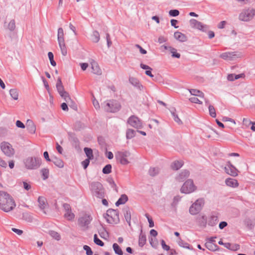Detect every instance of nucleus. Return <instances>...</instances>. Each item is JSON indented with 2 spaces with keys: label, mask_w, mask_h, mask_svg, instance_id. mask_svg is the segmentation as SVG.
<instances>
[{
  "label": "nucleus",
  "mask_w": 255,
  "mask_h": 255,
  "mask_svg": "<svg viewBox=\"0 0 255 255\" xmlns=\"http://www.w3.org/2000/svg\"><path fill=\"white\" fill-rule=\"evenodd\" d=\"M16 204L11 196L7 192L0 191V209L5 212L13 210Z\"/></svg>",
  "instance_id": "nucleus-1"
},
{
  "label": "nucleus",
  "mask_w": 255,
  "mask_h": 255,
  "mask_svg": "<svg viewBox=\"0 0 255 255\" xmlns=\"http://www.w3.org/2000/svg\"><path fill=\"white\" fill-rule=\"evenodd\" d=\"M106 221L110 224H118L120 222L119 211L118 210L109 209L107 213L104 215Z\"/></svg>",
  "instance_id": "nucleus-2"
},
{
  "label": "nucleus",
  "mask_w": 255,
  "mask_h": 255,
  "mask_svg": "<svg viewBox=\"0 0 255 255\" xmlns=\"http://www.w3.org/2000/svg\"><path fill=\"white\" fill-rule=\"evenodd\" d=\"M25 167L28 169H36L41 164V159L35 157H28L24 160Z\"/></svg>",
  "instance_id": "nucleus-3"
},
{
  "label": "nucleus",
  "mask_w": 255,
  "mask_h": 255,
  "mask_svg": "<svg viewBox=\"0 0 255 255\" xmlns=\"http://www.w3.org/2000/svg\"><path fill=\"white\" fill-rule=\"evenodd\" d=\"M90 188L93 194L97 198H103L105 197L104 188L100 182H92L90 184Z\"/></svg>",
  "instance_id": "nucleus-4"
},
{
  "label": "nucleus",
  "mask_w": 255,
  "mask_h": 255,
  "mask_svg": "<svg viewBox=\"0 0 255 255\" xmlns=\"http://www.w3.org/2000/svg\"><path fill=\"white\" fill-rule=\"evenodd\" d=\"M255 16V9L248 8L244 9L240 13L239 19L243 21H249Z\"/></svg>",
  "instance_id": "nucleus-5"
},
{
  "label": "nucleus",
  "mask_w": 255,
  "mask_h": 255,
  "mask_svg": "<svg viewBox=\"0 0 255 255\" xmlns=\"http://www.w3.org/2000/svg\"><path fill=\"white\" fill-rule=\"evenodd\" d=\"M93 218L88 214H84L83 216L79 218L78 220V225L83 231L87 230Z\"/></svg>",
  "instance_id": "nucleus-6"
},
{
  "label": "nucleus",
  "mask_w": 255,
  "mask_h": 255,
  "mask_svg": "<svg viewBox=\"0 0 255 255\" xmlns=\"http://www.w3.org/2000/svg\"><path fill=\"white\" fill-rule=\"evenodd\" d=\"M204 204L203 199H197L190 207L189 213L193 215H197L202 210Z\"/></svg>",
  "instance_id": "nucleus-7"
},
{
  "label": "nucleus",
  "mask_w": 255,
  "mask_h": 255,
  "mask_svg": "<svg viewBox=\"0 0 255 255\" xmlns=\"http://www.w3.org/2000/svg\"><path fill=\"white\" fill-rule=\"evenodd\" d=\"M0 146L1 150L6 156L11 157L14 155L15 153L14 149L9 142L2 141L0 143Z\"/></svg>",
  "instance_id": "nucleus-8"
},
{
  "label": "nucleus",
  "mask_w": 255,
  "mask_h": 255,
  "mask_svg": "<svg viewBox=\"0 0 255 255\" xmlns=\"http://www.w3.org/2000/svg\"><path fill=\"white\" fill-rule=\"evenodd\" d=\"M196 190V187L193 183L192 179H188L183 184L180 189L181 193L185 194H189L192 193Z\"/></svg>",
  "instance_id": "nucleus-9"
},
{
  "label": "nucleus",
  "mask_w": 255,
  "mask_h": 255,
  "mask_svg": "<svg viewBox=\"0 0 255 255\" xmlns=\"http://www.w3.org/2000/svg\"><path fill=\"white\" fill-rule=\"evenodd\" d=\"M121 108V106L119 102L112 100L106 104L105 110L108 112L115 113L119 111Z\"/></svg>",
  "instance_id": "nucleus-10"
},
{
  "label": "nucleus",
  "mask_w": 255,
  "mask_h": 255,
  "mask_svg": "<svg viewBox=\"0 0 255 255\" xmlns=\"http://www.w3.org/2000/svg\"><path fill=\"white\" fill-rule=\"evenodd\" d=\"M130 154V152L128 151H118L116 155V157L122 165H127L129 162L127 157H128Z\"/></svg>",
  "instance_id": "nucleus-11"
},
{
  "label": "nucleus",
  "mask_w": 255,
  "mask_h": 255,
  "mask_svg": "<svg viewBox=\"0 0 255 255\" xmlns=\"http://www.w3.org/2000/svg\"><path fill=\"white\" fill-rule=\"evenodd\" d=\"M128 123L131 127L136 128H140L142 127L141 121L135 116L130 117L128 120Z\"/></svg>",
  "instance_id": "nucleus-12"
},
{
  "label": "nucleus",
  "mask_w": 255,
  "mask_h": 255,
  "mask_svg": "<svg viewBox=\"0 0 255 255\" xmlns=\"http://www.w3.org/2000/svg\"><path fill=\"white\" fill-rule=\"evenodd\" d=\"M190 24L192 28H196L203 31H206L208 26L207 25H203L201 22L195 19H191L189 21Z\"/></svg>",
  "instance_id": "nucleus-13"
},
{
  "label": "nucleus",
  "mask_w": 255,
  "mask_h": 255,
  "mask_svg": "<svg viewBox=\"0 0 255 255\" xmlns=\"http://www.w3.org/2000/svg\"><path fill=\"white\" fill-rule=\"evenodd\" d=\"M91 68L92 69V72L94 74L100 75L102 74V70L100 69L98 64L94 60H92L91 62Z\"/></svg>",
  "instance_id": "nucleus-14"
},
{
  "label": "nucleus",
  "mask_w": 255,
  "mask_h": 255,
  "mask_svg": "<svg viewBox=\"0 0 255 255\" xmlns=\"http://www.w3.org/2000/svg\"><path fill=\"white\" fill-rule=\"evenodd\" d=\"M190 175V172L188 170H184L176 177L179 182H183L187 179Z\"/></svg>",
  "instance_id": "nucleus-15"
},
{
  "label": "nucleus",
  "mask_w": 255,
  "mask_h": 255,
  "mask_svg": "<svg viewBox=\"0 0 255 255\" xmlns=\"http://www.w3.org/2000/svg\"><path fill=\"white\" fill-rule=\"evenodd\" d=\"M124 215L125 218L128 223V225L130 226V220H131V213L130 211L129 208L128 207H126L123 209Z\"/></svg>",
  "instance_id": "nucleus-16"
},
{
  "label": "nucleus",
  "mask_w": 255,
  "mask_h": 255,
  "mask_svg": "<svg viewBox=\"0 0 255 255\" xmlns=\"http://www.w3.org/2000/svg\"><path fill=\"white\" fill-rule=\"evenodd\" d=\"M197 222L200 227L205 228L207 225V217L205 215H199L196 218Z\"/></svg>",
  "instance_id": "nucleus-17"
},
{
  "label": "nucleus",
  "mask_w": 255,
  "mask_h": 255,
  "mask_svg": "<svg viewBox=\"0 0 255 255\" xmlns=\"http://www.w3.org/2000/svg\"><path fill=\"white\" fill-rule=\"evenodd\" d=\"M174 37L176 40L180 42H185L187 40V36L184 34L179 31L174 32Z\"/></svg>",
  "instance_id": "nucleus-18"
},
{
  "label": "nucleus",
  "mask_w": 255,
  "mask_h": 255,
  "mask_svg": "<svg viewBox=\"0 0 255 255\" xmlns=\"http://www.w3.org/2000/svg\"><path fill=\"white\" fill-rule=\"evenodd\" d=\"M26 128L28 132L30 133H34L36 131V126L33 122L30 120L27 121Z\"/></svg>",
  "instance_id": "nucleus-19"
},
{
  "label": "nucleus",
  "mask_w": 255,
  "mask_h": 255,
  "mask_svg": "<svg viewBox=\"0 0 255 255\" xmlns=\"http://www.w3.org/2000/svg\"><path fill=\"white\" fill-rule=\"evenodd\" d=\"M129 81L134 87H136L139 90H141L143 89V86L139 83V81L135 78L130 77L129 79Z\"/></svg>",
  "instance_id": "nucleus-20"
},
{
  "label": "nucleus",
  "mask_w": 255,
  "mask_h": 255,
  "mask_svg": "<svg viewBox=\"0 0 255 255\" xmlns=\"http://www.w3.org/2000/svg\"><path fill=\"white\" fill-rule=\"evenodd\" d=\"M224 247L227 249L232 251H236L240 249V246L237 244H231L230 243H226L224 244Z\"/></svg>",
  "instance_id": "nucleus-21"
},
{
  "label": "nucleus",
  "mask_w": 255,
  "mask_h": 255,
  "mask_svg": "<svg viewBox=\"0 0 255 255\" xmlns=\"http://www.w3.org/2000/svg\"><path fill=\"white\" fill-rule=\"evenodd\" d=\"M226 172L231 176L236 177L238 175L239 170L234 166L233 168L225 167Z\"/></svg>",
  "instance_id": "nucleus-22"
},
{
  "label": "nucleus",
  "mask_w": 255,
  "mask_h": 255,
  "mask_svg": "<svg viewBox=\"0 0 255 255\" xmlns=\"http://www.w3.org/2000/svg\"><path fill=\"white\" fill-rule=\"evenodd\" d=\"M225 183L228 186L232 187H236L239 185L238 181L236 179L228 178L226 179Z\"/></svg>",
  "instance_id": "nucleus-23"
},
{
  "label": "nucleus",
  "mask_w": 255,
  "mask_h": 255,
  "mask_svg": "<svg viewBox=\"0 0 255 255\" xmlns=\"http://www.w3.org/2000/svg\"><path fill=\"white\" fill-rule=\"evenodd\" d=\"M244 223L249 230H252L255 227V224L250 218H246L244 221Z\"/></svg>",
  "instance_id": "nucleus-24"
},
{
  "label": "nucleus",
  "mask_w": 255,
  "mask_h": 255,
  "mask_svg": "<svg viewBox=\"0 0 255 255\" xmlns=\"http://www.w3.org/2000/svg\"><path fill=\"white\" fill-rule=\"evenodd\" d=\"M128 200V197L126 194H123L116 203V205L119 206L120 205L126 203Z\"/></svg>",
  "instance_id": "nucleus-25"
},
{
  "label": "nucleus",
  "mask_w": 255,
  "mask_h": 255,
  "mask_svg": "<svg viewBox=\"0 0 255 255\" xmlns=\"http://www.w3.org/2000/svg\"><path fill=\"white\" fill-rule=\"evenodd\" d=\"M38 202L39 203V208L42 210H44L47 206L46 200L45 198L42 196L39 197L38 199Z\"/></svg>",
  "instance_id": "nucleus-26"
},
{
  "label": "nucleus",
  "mask_w": 255,
  "mask_h": 255,
  "mask_svg": "<svg viewBox=\"0 0 255 255\" xmlns=\"http://www.w3.org/2000/svg\"><path fill=\"white\" fill-rule=\"evenodd\" d=\"M51 161L57 167L62 168L64 166L63 161L60 158L54 157L51 159Z\"/></svg>",
  "instance_id": "nucleus-27"
},
{
  "label": "nucleus",
  "mask_w": 255,
  "mask_h": 255,
  "mask_svg": "<svg viewBox=\"0 0 255 255\" xmlns=\"http://www.w3.org/2000/svg\"><path fill=\"white\" fill-rule=\"evenodd\" d=\"M183 165V162L181 160L175 161L171 165V168L173 170H177L180 169Z\"/></svg>",
  "instance_id": "nucleus-28"
},
{
  "label": "nucleus",
  "mask_w": 255,
  "mask_h": 255,
  "mask_svg": "<svg viewBox=\"0 0 255 255\" xmlns=\"http://www.w3.org/2000/svg\"><path fill=\"white\" fill-rule=\"evenodd\" d=\"M230 54L231 61L235 60L242 56V53L238 51L230 52Z\"/></svg>",
  "instance_id": "nucleus-29"
},
{
  "label": "nucleus",
  "mask_w": 255,
  "mask_h": 255,
  "mask_svg": "<svg viewBox=\"0 0 255 255\" xmlns=\"http://www.w3.org/2000/svg\"><path fill=\"white\" fill-rule=\"evenodd\" d=\"M59 47L61 49V53L63 56H66L67 54V48L65 46L64 40L58 41Z\"/></svg>",
  "instance_id": "nucleus-30"
},
{
  "label": "nucleus",
  "mask_w": 255,
  "mask_h": 255,
  "mask_svg": "<svg viewBox=\"0 0 255 255\" xmlns=\"http://www.w3.org/2000/svg\"><path fill=\"white\" fill-rule=\"evenodd\" d=\"M205 245L209 250L211 251H216L218 248V246L217 245L211 242H207Z\"/></svg>",
  "instance_id": "nucleus-31"
},
{
  "label": "nucleus",
  "mask_w": 255,
  "mask_h": 255,
  "mask_svg": "<svg viewBox=\"0 0 255 255\" xmlns=\"http://www.w3.org/2000/svg\"><path fill=\"white\" fill-rule=\"evenodd\" d=\"M146 241V236L144 234H142V230H141V234L139 235L138 240L139 246L142 247L145 244Z\"/></svg>",
  "instance_id": "nucleus-32"
},
{
  "label": "nucleus",
  "mask_w": 255,
  "mask_h": 255,
  "mask_svg": "<svg viewBox=\"0 0 255 255\" xmlns=\"http://www.w3.org/2000/svg\"><path fill=\"white\" fill-rule=\"evenodd\" d=\"M91 37L92 41L95 43L98 42L100 39V34L97 30H95L93 32Z\"/></svg>",
  "instance_id": "nucleus-33"
},
{
  "label": "nucleus",
  "mask_w": 255,
  "mask_h": 255,
  "mask_svg": "<svg viewBox=\"0 0 255 255\" xmlns=\"http://www.w3.org/2000/svg\"><path fill=\"white\" fill-rule=\"evenodd\" d=\"M84 151L89 159H93L94 158V155L93 153V150L91 148L85 147Z\"/></svg>",
  "instance_id": "nucleus-34"
},
{
  "label": "nucleus",
  "mask_w": 255,
  "mask_h": 255,
  "mask_svg": "<svg viewBox=\"0 0 255 255\" xmlns=\"http://www.w3.org/2000/svg\"><path fill=\"white\" fill-rule=\"evenodd\" d=\"M189 91H190V93H191V94L192 95H194L195 96H198V97H199L201 98L204 97V93L202 92H201L198 90L192 89H190L189 90Z\"/></svg>",
  "instance_id": "nucleus-35"
},
{
  "label": "nucleus",
  "mask_w": 255,
  "mask_h": 255,
  "mask_svg": "<svg viewBox=\"0 0 255 255\" xmlns=\"http://www.w3.org/2000/svg\"><path fill=\"white\" fill-rule=\"evenodd\" d=\"M218 222V217L215 215H212L208 222V225L211 226H214Z\"/></svg>",
  "instance_id": "nucleus-36"
},
{
  "label": "nucleus",
  "mask_w": 255,
  "mask_h": 255,
  "mask_svg": "<svg viewBox=\"0 0 255 255\" xmlns=\"http://www.w3.org/2000/svg\"><path fill=\"white\" fill-rule=\"evenodd\" d=\"M9 94L11 98L14 100H17L18 99V92L16 89H11L9 90Z\"/></svg>",
  "instance_id": "nucleus-37"
},
{
  "label": "nucleus",
  "mask_w": 255,
  "mask_h": 255,
  "mask_svg": "<svg viewBox=\"0 0 255 255\" xmlns=\"http://www.w3.org/2000/svg\"><path fill=\"white\" fill-rule=\"evenodd\" d=\"M178 244L181 247H182L184 248H186L189 250L193 249V248L192 247H190V246L188 243L185 242L183 240H182L180 238L179 239V240L178 241Z\"/></svg>",
  "instance_id": "nucleus-38"
},
{
  "label": "nucleus",
  "mask_w": 255,
  "mask_h": 255,
  "mask_svg": "<svg viewBox=\"0 0 255 255\" xmlns=\"http://www.w3.org/2000/svg\"><path fill=\"white\" fill-rule=\"evenodd\" d=\"M159 172V169L158 167H150L148 170L150 176L154 177L157 175Z\"/></svg>",
  "instance_id": "nucleus-39"
},
{
  "label": "nucleus",
  "mask_w": 255,
  "mask_h": 255,
  "mask_svg": "<svg viewBox=\"0 0 255 255\" xmlns=\"http://www.w3.org/2000/svg\"><path fill=\"white\" fill-rule=\"evenodd\" d=\"M113 248L115 251V253L118 255H123V252L121 249V248L120 247V246L117 244L114 243L113 245Z\"/></svg>",
  "instance_id": "nucleus-40"
},
{
  "label": "nucleus",
  "mask_w": 255,
  "mask_h": 255,
  "mask_svg": "<svg viewBox=\"0 0 255 255\" xmlns=\"http://www.w3.org/2000/svg\"><path fill=\"white\" fill-rule=\"evenodd\" d=\"M135 135V131L132 129L128 128L126 132V137L127 139H131Z\"/></svg>",
  "instance_id": "nucleus-41"
},
{
  "label": "nucleus",
  "mask_w": 255,
  "mask_h": 255,
  "mask_svg": "<svg viewBox=\"0 0 255 255\" xmlns=\"http://www.w3.org/2000/svg\"><path fill=\"white\" fill-rule=\"evenodd\" d=\"M22 219L27 222L31 223L33 221L32 216L28 213H23L22 214Z\"/></svg>",
  "instance_id": "nucleus-42"
},
{
  "label": "nucleus",
  "mask_w": 255,
  "mask_h": 255,
  "mask_svg": "<svg viewBox=\"0 0 255 255\" xmlns=\"http://www.w3.org/2000/svg\"><path fill=\"white\" fill-rule=\"evenodd\" d=\"M64 217L69 221H72L74 219L75 215L72 212L71 210H70L69 212L67 211L65 213Z\"/></svg>",
  "instance_id": "nucleus-43"
},
{
  "label": "nucleus",
  "mask_w": 255,
  "mask_h": 255,
  "mask_svg": "<svg viewBox=\"0 0 255 255\" xmlns=\"http://www.w3.org/2000/svg\"><path fill=\"white\" fill-rule=\"evenodd\" d=\"M49 234L54 239L59 241L61 239V236L60 234L54 231H49Z\"/></svg>",
  "instance_id": "nucleus-44"
},
{
  "label": "nucleus",
  "mask_w": 255,
  "mask_h": 255,
  "mask_svg": "<svg viewBox=\"0 0 255 255\" xmlns=\"http://www.w3.org/2000/svg\"><path fill=\"white\" fill-rule=\"evenodd\" d=\"M42 179L43 180L47 179L49 177V169L47 168H43L41 170Z\"/></svg>",
  "instance_id": "nucleus-45"
},
{
  "label": "nucleus",
  "mask_w": 255,
  "mask_h": 255,
  "mask_svg": "<svg viewBox=\"0 0 255 255\" xmlns=\"http://www.w3.org/2000/svg\"><path fill=\"white\" fill-rule=\"evenodd\" d=\"M112 171V165L111 164H107L102 170V172L104 174H108L111 172Z\"/></svg>",
  "instance_id": "nucleus-46"
},
{
  "label": "nucleus",
  "mask_w": 255,
  "mask_h": 255,
  "mask_svg": "<svg viewBox=\"0 0 255 255\" xmlns=\"http://www.w3.org/2000/svg\"><path fill=\"white\" fill-rule=\"evenodd\" d=\"M169 51L172 53V57L179 58L180 54L176 52V49L173 47H170Z\"/></svg>",
  "instance_id": "nucleus-47"
},
{
  "label": "nucleus",
  "mask_w": 255,
  "mask_h": 255,
  "mask_svg": "<svg viewBox=\"0 0 255 255\" xmlns=\"http://www.w3.org/2000/svg\"><path fill=\"white\" fill-rule=\"evenodd\" d=\"M94 242L99 246L103 247L104 246V243L98 238L96 234H95L94 236Z\"/></svg>",
  "instance_id": "nucleus-48"
},
{
  "label": "nucleus",
  "mask_w": 255,
  "mask_h": 255,
  "mask_svg": "<svg viewBox=\"0 0 255 255\" xmlns=\"http://www.w3.org/2000/svg\"><path fill=\"white\" fill-rule=\"evenodd\" d=\"M64 40L63 30L61 27L58 29V41Z\"/></svg>",
  "instance_id": "nucleus-49"
},
{
  "label": "nucleus",
  "mask_w": 255,
  "mask_h": 255,
  "mask_svg": "<svg viewBox=\"0 0 255 255\" xmlns=\"http://www.w3.org/2000/svg\"><path fill=\"white\" fill-rule=\"evenodd\" d=\"M149 242L150 244L153 248L155 249H156L157 248V246L158 245V242L157 239H153L152 238H151L150 239H149Z\"/></svg>",
  "instance_id": "nucleus-50"
},
{
  "label": "nucleus",
  "mask_w": 255,
  "mask_h": 255,
  "mask_svg": "<svg viewBox=\"0 0 255 255\" xmlns=\"http://www.w3.org/2000/svg\"><path fill=\"white\" fill-rule=\"evenodd\" d=\"M208 108L210 116H211L213 118H215L216 117V113L214 106L211 105H210L209 106Z\"/></svg>",
  "instance_id": "nucleus-51"
},
{
  "label": "nucleus",
  "mask_w": 255,
  "mask_h": 255,
  "mask_svg": "<svg viewBox=\"0 0 255 255\" xmlns=\"http://www.w3.org/2000/svg\"><path fill=\"white\" fill-rule=\"evenodd\" d=\"M48 56L51 65H52L53 66H55L56 65V63L54 60V55L52 52H49L48 53Z\"/></svg>",
  "instance_id": "nucleus-52"
},
{
  "label": "nucleus",
  "mask_w": 255,
  "mask_h": 255,
  "mask_svg": "<svg viewBox=\"0 0 255 255\" xmlns=\"http://www.w3.org/2000/svg\"><path fill=\"white\" fill-rule=\"evenodd\" d=\"M108 182L110 184H111L112 188H114V190L118 192V187H117V185L114 182L113 179L112 178H108L107 179Z\"/></svg>",
  "instance_id": "nucleus-53"
},
{
  "label": "nucleus",
  "mask_w": 255,
  "mask_h": 255,
  "mask_svg": "<svg viewBox=\"0 0 255 255\" xmlns=\"http://www.w3.org/2000/svg\"><path fill=\"white\" fill-rule=\"evenodd\" d=\"M84 127V125L81 122H77L74 124V128L76 130H80Z\"/></svg>",
  "instance_id": "nucleus-54"
},
{
  "label": "nucleus",
  "mask_w": 255,
  "mask_h": 255,
  "mask_svg": "<svg viewBox=\"0 0 255 255\" xmlns=\"http://www.w3.org/2000/svg\"><path fill=\"white\" fill-rule=\"evenodd\" d=\"M67 103V102L71 101V98L67 92H64L63 94L60 95Z\"/></svg>",
  "instance_id": "nucleus-55"
},
{
  "label": "nucleus",
  "mask_w": 255,
  "mask_h": 255,
  "mask_svg": "<svg viewBox=\"0 0 255 255\" xmlns=\"http://www.w3.org/2000/svg\"><path fill=\"white\" fill-rule=\"evenodd\" d=\"M171 113L172 116L174 118V120L175 122H176L178 125L182 124V122L179 119L178 115L177 114H176V113L174 111H171Z\"/></svg>",
  "instance_id": "nucleus-56"
},
{
  "label": "nucleus",
  "mask_w": 255,
  "mask_h": 255,
  "mask_svg": "<svg viewBox=\"0 0 255 255\" xmlns=\"http://www.w3.org/2000/svg\"><path fill=\"white\" fill-rule=\"evenodd\" d=\"M230 54V52H226L222 53L220 55V57L225 60L231 61Z\"/></svg>",
  "instance_id": "nucleus-57"
},
{
  "label": "nucleus",
  "mask_w": 255,
  "mask_h": 255,
  "mask_svg": "<svg viewBox=\"0 0 255 255\" xmlns=\"http://www.w3.org/2000/svg\"><path fill=\"white\" fill-rule=\"evenodd\" d=\"M8 29L10 31H13L15 28V23L14 19H12L8 24Z\"/></svg>",
  "instance_id": "nucleus-58"
},
{
  "label": "nucleus",
  "mask_w": 255,
  "mask_h": 255,
  "mask_svg": "<svg viewBox=\"0 0 255 255\" xmlns=\"http://www.w3.org/2000/svg\"><path fill=\"white\" fill-rule=\"evenodd\" d=\"M67 103L71 109L75 111L77 110V105L72 99H71V101L67 102Z\"/></svg>",
  "instance_id": "nucleus-59"
},
{
  "label": "nucleus",
  "mask_w": 255,
  "mask_h": 255,
  "mask_svg": "<svg viewBox=\"0 0 255 255\" xmlns=\"http://www.w3.org/2000/svg\"><path fill=\"white\" fill-rule=\"evenodd\" d=\"M83 249L86 251L87 255H93V252L89 246L84 245Z\"/></svg>",
  "instance_id": "nucleus-60"
},
{
  "label": "nucleus",
  "mask_w": 255,
  "mask_h": 255,
  "mask_svg": "<svg viewBox=\"0 0 255 255\" xmlns=\"http://www.w3.org/2000/svg\"><path fill=\"white\" fill-rule=\"evenodd\" d=\"M169 14L171 16H177L179 14V11L177 9H171L169 11Z\"/></svg>",
  "instance_id": "nucleus-61"
},
{
  "label": "nucleus",
  "mask_w": 255,
  "mask_h": 255,
  "mask_svg": "<svg viewBox=\"0 0 255 255\" xmlns=\"http://www.w3.org/2000/svg\"><path fill=\"white\" fill-rule=\"evenodd\" d=\"M56 87L57 90L60 95H61L62 94H63L64 92H66V91H65V90H64L63 85L56 86Z\"/></svg>",
  "instance_id": "nucleus-62"
},
{
  "label": "nucleus",
  "mask_w": 255,
  "mask_h": 255,
  "mask_svg": "<svg viewBox=\"0 0 255 255\" xmlns=\"http://www.w3.org/2000/svg\"><path fill=\"white\" fill-rule=\"evenodd\" d=\"M145 216L147 218L148 223H149V227L150 228H152L154 227V222L152 219L149 217L148 214H145Z\"/></svg>",
  "instance_id": "nucleus-63"
},
{
  "label": "nucleus",
  "mask_w": 255,
  "mask_h": 255,
  "mask_svg": "<svg viewBox=\"0 0 255 255\" xmlns=\"http://www.w3.org/2000/svg\"><path fill=\"white\" fill-rule=\"evenodd\" d=\"M90 160V159L87 158L82 162V165L85 169H86L88 165H89Z\"/></svg>",
  "instance_id": "nucleus-64"
}]
</instances>
